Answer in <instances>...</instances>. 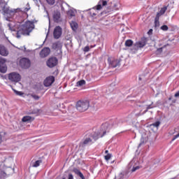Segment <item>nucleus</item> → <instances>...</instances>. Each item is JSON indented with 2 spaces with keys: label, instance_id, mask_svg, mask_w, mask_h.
I'll return each instance as SVG.
<instances>
[{
  "label": "nucleus",
  "instance_id": "obj_1",
  "mask_svg": "<svg viewBox=\"0 0 179 179\" xmlns=\"http://www.w3.org/2000/svg\"><path fill=\"white\" fill-rule=\"evenodd\" d=\"M10 30L17 31V38H20L22 36H30V33L34 30V21H27L24 24H20L17 27V29L12 28V24H8Z\"/></svg>",
  "mask_w": 179,
  "mask_h": 179
},
{
  "label": "nucleus",
  "instance_id": "obj_2",
  "mask_svg": "<svg viewBox=\"0 0 179 179\" xmlns=\"http://www.w3.org/2000/svg\"><path fill=\"white\" fill-rule=\"evenodd\" d=\"M107 128H108V124L105 123L101 125L99 133H94L92 134L89 135V136L91 138L92 141L94 139V142H96V141H97L99 138H103L104 135L107 134Z\"/></svg>",
  "mask_w": 179,
  "mask_h": 179
},
{
  "label": "nucleus",
  "instance_id": "obj_3",
  "mask_svg": "<svg viewBox=\"0 0 179 179\" xmlns=\"http://www.w3.org/2000/svg\"><path fill=\"white\" fill-rule=\"evenodd\" d=\"M90 103L87 100H80L76 103V108L80 113H84L89 109Z\"/></svg>",
  "mask_w": 179,
  "mask_h": 179
},
{
  "label": "nucleus",
  "instance_id": "obj_4",
  "mask_svg": "<svg viewBox=\"0 0 179 179\" xmlns=\"http://www.w3.org/2000/svg\"><path fill=\"white\" fill-rule=\"evenodd\" d=\"M7 78L10 82H13L14 83H17V82H20L22 80L20 74L16 72H11L7 74Z\"/></svg>",
  "mask_w": 179,
  "mask_h": 179
},
{
  "label": "nucleus",
  "instance_id": "obj_5",
  "mask_svg": "<svg viewBox=\"0 0 179 179\" xmlns=\"http://www.w3.org/2000/svg\"><path fill=\"white\" fill-rule=\"evenodd\" d=\"M148 39L146 38H141L140 41L136 42L135 44L134 45V50H135V51H138L139 48H143V47L146 45Z\"/></svg>",
  "mask_w": 179,
  "mask_h": 179
},
{
  "label": "nucleus",
  "instance_id": "obj_6",
  "mask_svg": "<svg viewBox=\"0 0 179 179\" xmlns=\"http://www.w3.org/2000/svg\"><path fill=\"white\" fill-rule=\"evenodd\" d=\"M0 7L1 8L3 12L6 15H12V13H17V8H10L9 7L6 6L5 3H0Z\"/></svg>",
  "mask_w": 179,
  "mask_h": 179
},
{
  "label": "nucleus",
  "instance_id": "obj_7",
  "mask_svg": "<svg viewBox=\"0 0 179 179\" xmlns=\"http://www.w3.org/2000/svg\"><path fill=\"white\" fill-rule=\"evenodd\" d=\"M108 62L109 64L110 68H117L121 66V59H114L113 57H109L108 59Z\"/></svg>",
  "mask_w": 179,
  "mask_h": 179
},
{
  "label": "nucleus",
  "instance_id": "obj_8",
  "mask_svg": "<svg viewBox=\"0 0 179 179\" xmlns=\"http://www.w3.org/2000/svg\"><path fill=\"white\" fill-rule=\"evenodd\" d=\"M20 65L23 69H29V67L31 65L30 59L24 57L20 60Z\"/></svg>",
  "mask_w": 179,
  "mask_h": 179
},
{
  "label": "nucleus",
  "instance_id": "obj_9",
  "mask_svg": "<svg viewBox=\"0 0 179 179\" xmlns=\"http://www.w3.org/2000/svg\"><path fill=\"white\" fill-rule=\"evenodd\" d=\"M94 143L93 140L90 136L85 137L80 143V148H85L88 146V145H92Z\"/></svg>",
  "mask_w": 179,
  "mask_h": 179
},
{
  "label": "nucleus",
  "instance_id": "obj_10",
  "mask_svg": "<svg viewBox=\"0 0 179 179\" xmlns=\"http://www.w3.org/2000/svg\"><path fill=\"white\" fill-rule=\"evenodd\" d=\"M62 36V28L59 26L55 27L53 31V37L55 40H58Z\"/></svg>",
  "mask_w": 179,
  "mask_h": 179
},
{
  "label": "nucleus",
  "instance_id": "obj_11",
  "mask_svg": "<svg viewBox=\"0 0 179 179\" xmlns=\"http://www.w3.org/2000/svg\"><path fill=\"white\" fill-rule=\"evenodd\" d=\"M46 65L48 68H54L58 65V59L57 57H50L47 62Z\"/></svg>",
  "mask_w": 179,
  "mask_h": 179
},
{
  "label": "nucleus",
  "instance_id": "obj_12",
  "mask_svg": "<svg viewBox=\"0 0 179 179\" xmlns=\"http://www.w3.org/2000/svg\"><path fill=\"white\" fill-rule=\"evenodd\" d=\"M8 66H6V60L0 57V72L1 73H6Z\"/></svg>",
  "mask_w": 179,
  "mask_h": 179
},
{
  "label": "nucleus",
  "instance_id": "obj_13",
  "mask_svg": "<svg viewBox=\"0 0 179 179\" xmlns=\"http://www.w3.org/2000/svg\"><path fill=\"white\" fill-rule=\"evenodd\" d=\"M55 82V78L52 76L47 77L44 82H43V85L45 87H48L49 86H51V85H52V83Z\"/></svg>",
  "mask_w": 179,
  "mask_h": 179
},
{
  "label": "nucleus",
  "instance_id": "obj_14",
  "mask_svg": "<svg viewBox=\"0 0 179 179\" xmlns=\"http://www.w3.org/2000/svg\"><path fill=\"white\" fill-rule=\"evenodd\" d=\"M51 52V50L50 48H44L39 53V55L41 58H45L46 57H48L50 55V53Z\"/></svg>",
  "mask_w": 179,
  "mask_h": 179
},
{
  "label": "nucleus",
  "instance_id": "obj_15",
  "mask_svg": "<svg viewBox=\"0 0 179 179\" xmlns=\"http://www.w3.org/2000/svg\"><path fill=\"white\" fill-rule=\"evenodd\" d=\"M0 55L3 57H8L9 55V51L3 45H0Z\"/></svg>",
  "mask_w": 179,
  "mask_h": 179
},
{
  "label": "nucleus",
  "instance_id": "obj_16",
  "mask_svg": "<svg viewBox=\"0 0 179 179\" xmlns=\"http://www.w3.org/2000/svg\"><path fill=\"white\" fill-rule=\"evenodd\" d=\"M53 20L55 23L61 22V13L59 11H55L53 13Z\"/></svg>",
  "mask_w": 179,
  "mask_h": 179
},
{
  "label": "nucleus",
  "instance_id": "obj_17",
  "mask_svg": "<svg viewBox=\"0 0 179 179\" xmlns=\"http://www.w3.org/2000/svg\"><path fill=\"white\" fill-rule=\"evenodd\" d=\"M102 3V6H101ZM103 6H107V1L100 0L98 5L95 7L96 10H100L102 9Z\"/></svg>",
  "mask_w": 179,
  "mask_h": 179
},
{
  "label": "nucleus",
  "instance_id": "obj_18",
  "mask_svg": "<svg viewBox=\"0 0 179 179\" xmlns=\"http://www.w3.org/2000/svg\"><path fill=\"white\" fill-rule=\"evenodd\" d=\"M34 120V118L31 117V116H24L22 119V122H30Z\"/></svg>",
  "mask_w": 179,
  "mask_h": 179
},
{
  "label": "nucleus",
  "instance_id": "obj_19",
  "mask_svg": "<svg viewBox=\"0 0 179 179\" xmlns=\"http://www.w3.org/2000/svg\"><path fill=\"white\" fill-rule=\"evenodd\" d=\"M166 10H167V6H164V8H161L160 11L157 13L156 16L160 17V16L166 13Z\"/></svg>",
  "mask_w": 179,
  "mask_h": 179
},
{
  "label": "nucleus",
  "instance_id": "obj_20",
  "mask_svg": "<svg viewBox=\"0 0 179 179\" xmlns=\"http://www.w3.org/2000/svg\"><path fill=\"white\" fill-rule=\"evenodd\" d=\"M76 12L75 10L70 9L67 11V15L70 19H72L75 16Z\"/></svg>",
  "mask_w": 179,
  "mask_h": 179
},
{
  "label": "nucleus",
  "instance_id": "obj_21",
  "mask_svg": "<svg viewBox=\"0 0 179 179\" xmlns=\"http://www.w3.org/2000/svg\"><path fill=\"white\" fill-rule=\"evenodd\" d=\"M70 26H71L72 30H73V31H76V30L78 29V23H76L74 21H71L70 22Z\"/></svg>",
  "mask_w": 179,
  "mask_h": 179
},
{
  "label": "nucleus",
  "instance_id": "obj_22",
  "mask_svg": "<svg viewBox=\"0 0 179 179\" xmlns=\"http://www.w3.org/2000/svg\"><path fill=\"white\" fill-rule=\"evenodd\" d=\"M134 45V41L131 39H128L125 41L124 45L125 47H131Z\"/></svg>",
  "mask_w": 179,
  "mask_h": 179
},
{
  "label": "nucleus",
  "instance_id": "obj_23",
  "mask_svg": "<svg viewBox=\"0 0 179 179\" xmlns=\"http://www.w3.org/2000/svg\"><path fill=\"white\" fill-rule=\"evenodd\" d=\"M150 127H153V128H159V127H160V122L159 121H157L155 123H152L151 124H150Z\"/></svg>",
  "mask_w": 179,
  "mask_h": 179
},
{
  "label": "nucleus",
  "instance_id": "obj_24",
  "mask_svg": "<svg viewBox=\"0 0 179 179\" xmlns=\"http://www.w3.org/2000/svg\"><path fill=\"white\" fill-rule=\"evenodd\" d=\"M159 17L156 16L155 19V27H159L160 22H159Z\"/></svg>",
  "mask_w": 179,
  "mask_h": 179
},
{
  "label": "nucleus",
  "instance_id": "obj_25",
  "mask_svg": "<svg viewBox=\"0 0 179 179\" xmlns=\"http://www.w3.org/2000/svg\"><path fill=\"white\" fill-rule=\"evenodd\" d=\"M61 47V42L59 41H57L56 43H54L52 44V48L55 49V50H57V48H59Z\"/></svg>",
  "mask_w": 179,
  "mask_h": 179
},
{
  "label": "nucleus",
  "instance_id": "obj_26",
  "mask_svg": "<svg viewBox=\"0 0 179 179\" xmlns=\"http://www.w3.org/2000/svg\"><path fill=\"white\" fill-rule=\"evenodd\" d=\"M17 12H24V13H26V12H29L30 10V8H17Z\"/></svg>",
  "mask_w": 179,
  "mask_h": 179
},
{
  "label": "nucleus",
  "instance_id": "obj_27",
  "mask_svg": "<svg viewBox=\"0 0 179 179\" xmlns=\"http://www.w3.org/2000/svg\"><path fill=\"white\" fill-rule=\"evenodd\" d=\"M85 84H86V81H85V80H81L77 82L76 86L78 87H80V86H83V85H85Z\"/></svg>",
  "mask_w": 179,
  "mask_h": 179
},
{
  "label": "nucleus",
  "instance_id": "obj_28",
  "mask_svg": "<svg viewBox=\"0 0 179 179\" xmlns=\"http://www.w3.org/2000/svg\"><path fill=\"white\" fill-rule=\"evenodd\" d=\"M7 176H10V173H8L5 171L0 172V178H5Z\"/></svg>",
  "mask_w": 179,
  "mask_h": 179
},
{
  "label": "nucleus",
  "instance_id": "obj_29",
  "mask_svg": "<svg viewBox=\"0 0 179 179\" xmlns=\"http://www.w3.org/2000/svg\"><path fill=\"white\" fill-rule=\"evenodd\" d=\"M41 163H43V162L41 160L36 161L35 162H34L32 164V167H38V166H40V164H41Z\"/></svg>",
  "mask_w": 179,
  "mask_h": 179
},
{
  "label": "nucleus",
  "instance_id": "obj_30",
  "mask_svg": "<svg viewBox=\"0 0 179 179\" xmlns=\"http://www.w3.org/2000/svg\"><path fill=\"white\" fill-rule=\"evenodd\" d=\"M167 45H170L169 43H167L166 45H164L162 48H159L157 50V54H161V52H163V48H164V47H167Z\"/></svg>",
  "mask_w": 179,
  "mask_h": 179
},
{
  "label": "nucleus",
  "instance_id": "obj_31",
  "mask_svg": "<svg viewBox=\"0 0 179 179\" xmlns=\"http://www.w3.org/2000/svg\"><path fill=\"white\" fill-rule=\"evenodd\" d=\"M13 90L14 93H15V94H16L17 96H23V94H24V93H23L22 92L17 91V90L13 89Z\"/></svg>",
  "mask_w": 179,
  "mask_h": 179
},
{
  "label": "nucleus",
  "instance_id": "obj_32",
  "mask_svg": "<svg viewBox=\"0 0 179 179\" xmlns=\"http://www.w3.org/2000/svg\"><path fill=\"white\" fill-rule=\"evenodd\" d=\"M152 104H153V102H152L150 105H146V110H144L143 114H145V113H148V110H150V108H153L154 106H152Z\"/></svg>",
  "mask_w": 179,
  "mask_h": 179
},
{
  "label": "nucleus",
  "instance_id": "obj_33",
  "mask_svg": "<svg viewBox=\"0 0 179 179\" xmlns=\"http://www.w3.org/2000/svg\"><path fill=\"white\" fill-rule=\"evenodd\" d=\"M64 6L69 7V5H68V3H63L61 6V9H62V12H65V8H64Z\"/></svg>",
  "mask_w": 179,
  "mask_h": 179
},
{
  "label": "nucleus",
  "instance_id": "obj_34",
  "mask_svg": "<svg viewBox=\"0 0 179 179\" xmlns=\"http://www.w3.org/2000/svg\"><path fill=\"white\" fill-rule=\"evenodd\" d=\"M73 173H75V174H76L77 176H80V175L82 173V172H80V171L79 169H74L73 170Z\"/></svg>",
  "mask_w": 179,
  "mask_h": 179
},
{
  "label": "nucleus",
  "instance_id": "obj_35",
  "mask_svg": "<svg viewBox=\"0 0 179 179\" xmlns=\"http://www.w3.org/2000/svg\"><path fill=\"white\" fill-rule=\"evenodd\" d=\"M161 30H163V31H167V30H169V27H167V25H163L161 27Z\"/></svg>",
  "mask_w": 179,
  "mask_h": 179
},
{
  "label": "nucleus",
  "instance_id": "obj_36",
  "mask_svg": "<svg viewBox=\"0 0 179 179\" xmlns=\"http://www.w3.org/2000/svg\"><path fill=\"white\" fill-rule=\"evenodd\" d=\"M111 154H107L105 156V160H106V162H108V160H110L111 159Z\"/></svg>",
  "mask_w": 179,
  "mask_h": 179
},
{
  "label": "nucleus",
  "instance_id": "obj_37",
  "mask_svg": "<svg viewBox=\"0 0 179 179\" xmlns=\"http://www.w3.org/2000/svg\"><path fill=\"white\" fill-rule=\"evenodd\" d=\"M46 1L49 5H54L55 3V0H46Z\"/></svg>",
  "mask_w": 179,
  "mask_h": 179
},
{
  "label": "nucleus",
  "instance_id": "obj_38",
  "mask_svg": "<svg viewBox=\"0 0 179 179\" xmlns=\"http://www.w3.org/2000/svg\"><path fill=\"white\" fill-rule=\"evenodd\" d=\"M143 143H145V138H143V137L141 138V143L138 145V148H141V146H142V145H143Z\"/></svg>",
  "mask_w": 179,
  "mask_h": 179
},
{
  "label": "nucleus",
  "instance_id": "obj_39",
  "mask_svg": "<svg viewBox=\"0 0 179 179\" xmlns=\"http://www.w3.org/2000/svg\"><path fill=\"white\" fill-rule=\"evenodd\" d=\"M31 97H33V99H34V100H40V96H38V95L32 94Z\"/></svg>",
  "mask_w": 179,
  "mask_h": 179
},
{
  "label": "nucleus",
  "instance_id": "obj_40",
  "mask_svg": "<svg viewBox=\"0 0 179 179\" xmlns=\"http://www.w3.org/2000/svg\"><path fill=\"white\" fill-rule=\"evenodd\" d=\"M136 170H139V166H134L133 168H132V169H131V172L132 173H135V171H136Z\"/></svg>",
  "mask_w": 179,
  "mask_h": 179
},
{
  "label": "nucleus",
  "instance_id": "obj_41",
  "mask_svg": "<svg viewBox=\"0 0 179 179\" xmlns=\"http://www.w3.org/2000/svg\"><path fill=\"white\" fill-rule=\"evenodd\" d=\"M89 51H90V48L89 46H85L84 48V52H89Z\"/></svg>",
  "mask_w": 179,
  "mask_h": 179
},
{
  "label": "nucleus",
  "instance_id": "obj_42",
  "mask_svg": "<svg viewBox=\"0 0 179 179\" xmlns=\"http://www.w3.org/2000/svg\"><path fill=\"white\" fill-rule=\"evenodd\" d=\"M177 138H179V133L173 136L172 141H176Z\"/></svg>",
  "mask_w": 179,
  "mask_h": 179
},
{
  "label": "nucleus",
  "instance_id": "obj_43",
  "mask_svg": "<svg viewBox=\"0 0 179 179\" xmlns=\"http://www.w3.org/2000/svg\"><path fill=\"white\" fill-rule=\"evenodd\" d=\"M68 179H73V175H72V173H69Z\"/></svg>",
  "mask_w": 179,
  "mask_h": 179
},
{
  "label": "nucleus",
  "instance_id": "obj_44",
  "mask_svg": "<svg viewBox=\"0 0 179 179\" xmlns=\"http://www.w3.org/2000/svg\"><path fill=\"white\" fill-rule=\"evenodd\" d=\"M175 97H176V99H179V91H178V92L175 94Z\"/></svg>",
  "mask_w": 179,
  "mask_h": 179
},
{
  "label": "nucleus",
  "instance_id": "obj_45",
  "mask_svg": "<svg viewBox=\"0 0 179 179\" xmlns=\"http://www.w3.org/2000/svg\"><path fill=\"white\" fill-rule=\"evenodd\" d=\"M153 33V29H150L148 32V34H152Z\"/></svg>",
  "mask_w": 179,
  "mask_h": 179
},
{
  "label": "nucleus",
  "instance_id": "obj_46",
  "mask_svg": "<svg viewBox=\"0 0 179 179\" xmlns=\"http://www.w3.org/2000/svg\"><path fill=\"white\" fill-rule=\"evenodd\" d=\"M79 177H80L82 179H85V176H83V173H80Z\"/></svg>",
  "mask_w": 179,
  "mask_h": 179
},
{
  "label": "nucleus",
  "instance_id": "obj_47",
  "mask_svg": "<svg viewBox=\"0 0 179 179\" xmlns=\"http://www.w3.org/2000/svg\"><path fill=\"white\" fill-rule=\"evenodd\" d=\"M79 177H80L82 179H85V176H83V173H80Z\"/></svg>",
  "mask_w": 179,
  "mask_h": 179
},
{
  "label": "nucleus",
  "instance_id": "obj_48",
  "mask_svg": "<svg viewBox=\"0 0 179 179\" xmlns=\"http://www.w3.org/2000/svg\"><path fill=\"white\" fill-rule=\"evenodd\" d=\"M0 143H2V136L0 134Z\"/></svg>",
  "mask_w": 179,
  "mask_h": 179
},
{
  "label": "nucleus",
  "instance_id": "obj_49",
  "mask_svg": "<svg viewBox=\"0 0 179 179\" xmlns=\"http://www.w3.org/2000/svg\"><path fill=\"white\" fill-rule=\"evenodd\" d=\"M8 170L11 171V173H13V169H12V168H8Z\"/></svg>",
  "mask_w": 179,
  "mask_h": 179
},
{
  "label": "nucleus",
  "instance_id": "obj_50",
  "mask_svg": "<svg viewBox=\"0 0 179 179\" xmlns=\"http://www.w3.org/2000/svg\"><path fill=\"white\" fill-rule=\"evenodd\" d=\"M105 153H106V155H108V150H106V151H105Z\"/></svg>",
  "mask_w": 179,
  "mask_h": 179
},
{
  "label": "nucleus",
  "instance_id": "obj_51",
  "mask_svg": "<svg viewBox=\"0 0 179 179\" xmlns=\"http://www.w3.org/2000/svg\"><path fill=\"white\" fill-rule=\"evenodd\" d=\"M120 177L122 178L123 177V175L122 173L120 174Z\"/></svg>",
  "mask_w": 179,
  "mask_h": 179
},
{
  "label": "nucleus",
  "instance_id": "obj_52",
  "mask_svg": "<svg viewBox=\"0 0 179 179\" xmlns=\"http://www.w3.org/2000/svg\"><path fill=\"white\" fill-rule=\"evenodd\" d=\"M93 15H94V16H96V13H93Z\"/></svg>",
  "mask_w": 179,
  "mask_h": 179
},
{
  "label": "nucleus",
  "instance_id": "obj_53",
  "mask_svg": "<svg viewBox=\"0 0 179 179\" xmlns=\"http://www.w3.org/2000/svg\"><path fill=\"white\" fill-rule=\"evenodd\" d=\"M176 102V101H173V103H175Z\"/></svg>",
  "mask_w": 179,
  "mask_h": 179
},
{
  "label": "nucleus",
  "instance_id": "obj_54",
  "mask_svg": "<svg viewBox=\"0 0 179 179\" xmlns=\"http://www.w3.org/2000/svg\"><path fill=\"white\" fill-rule=\"evenodd\" d=\"M94 46H91V48H93Z\"/></svg>",
  "mask_w": 179,
  "mask_h": 179
},
{
  "label": "nucleus",
  "instance_id": "obj_55",
  "mask_svg": "<svg viewBox=\"0 0 179 179\" xmlns=\"http://www.w3.org/2000/svg\"><path fill=\"white\" fill-rule=\"evenodd\" d=\"M34 1H37V0H34Z\"/></svg>",
  "mask_w": 179,
  "mask_h": 179
}]
</instances>
